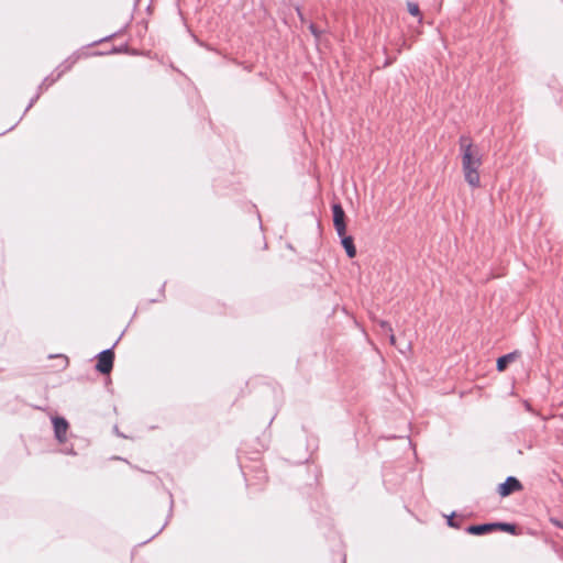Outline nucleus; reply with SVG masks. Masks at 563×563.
Masks as SVG:
<instances>
[{
    "mask_svg": "<svg viewBox=\"0 0 563 563\" xmlns=\"http://www.w3.org/2000/svg\"><path fill=\"white\" fill-rule=\"evenodd\" d=\"M407 9H408V12H409L412 16H419V18H421V13H420V9H419L418 3H416V2H411V1H408V2H407Z\"/></svg>",
    "mask_w": 563,
    "mask_h": 563,
    "instance_id": "12",
    "label": "nucleus"
},
{
    "mask_svg": "<svg viewBox=\"0 0 563 563\" xmlns=\"http://www.w3.org/2000/svg\"><path fill=\"white\" fill-rule=\"evenodd\" d=\"M459 145L462 153L464 179L472 188H478L481 186L478 168L482 165L479 150L474 146L471 137L467 135L460 136Z\"/></svg>",
    "mask_w": 563,
    "mask_h": 563,
    "instance_id": "1",
    "label": "nucleus"
},
{
    "mask_svg": "<svg viewBox=\"0 0 563 563\" xmlns=\"http://www.w3.org/2000/svg\"><path fill=\"white\" fill-rule=\"evenodd\" d=\"M333 225L338 234H343L346 231V216L341 203L332 205Z\"/></svg>",
    "mask_w": 563,
    "mask_h": 563,
    "instance_id": "3",
    "label": "nucleus"
},
{
    "mask_svg": "<svg viewBox=\"0 0 563 563\" xmlns=\"http://www.w3.org/2000/svg\"><path fill=\"white\" fill-rule=\"evenodd\" d=\"M115 344H117V342L111 347L106 349L96 355L97 363L95 365V368L97 372H99L102 375H108L113 368V363H114L113 349H114Z\"/></svg>",
    "mask_w": 563,
    "mask_h": 563,
    "instance_id": "2",
    "label": "nucleus"
},
{
    "mask_svg": "<svg viewBox=\"0 0 563 563\" xmlns=\"http://www.w3.org/2000/svg\"><path fill=\"white\" fill-rule=\"evenodd\" d=\"M117 34H118V32H115L113 34H110V35H108V36H106V37H103V38H101L99 41L93 42V44H98V43H101V42H104V41H109V40L113 38L114 36H117Z\"/></svg>",
    "mask_w": 563,
    "mask_h": 563,
    "instance_id": "18",
    "label": "nucleus"
},
{
    "mask_svg": "<svg viewBox=\"0 0 563 563\" xmlns=\"http://www.w3.org/2000/svg\"><path fill=\"white\" fill-rule=\"evenodd\" d=\"M455 516H456L455 512H452L450 516H448L446 523L451 528L460 529L464 518L461 517L460 519H455Z\"/></svg>",
    "mask_w": 563,
    "mask_h": 563,
    "instance_id": "11",
    "label": "nucleus"
},
{
    "mask_svg": "<svg viewBox=\"0 0 563 563\" xmlns=\"http://www.w3.org/2000/svg\"><path fill=\"white\" fill-rule=\"evenodd\" d=\"M41 91L37 89V92L35 93V96L33 98H31L27 107L25 108V112L29 111L33 106L34 103L37 101V99L40 98L41 96Z\"/></svg>",
    "mask_w": 563,
    "mask_h": 563,
    "instance_id": "14",
    "label": "nucleus"
},
{
    "mask_svg": "<svg viewBox=\"0 0 563 563\" xmlns=\"http://www.w3.org/2000/svg\"><path fill=\"white\" fill-rule=\"evenodd\" d=\"M165 284L162 285L161 291L164 294Z\"/></svg>",
    "mask_w": 563,
    "mask_h": 563,
    "instance_id": "21",
    "label": "nucleus"
},
{
    "mask_svg": "<svg viewBox=\"0 0 563 563\" xmlns=\"http://www.w3.org/2000/svg\"><path fill=\"white\" fill-rule=\"evenodd\" d=\"M518 356L517 352H510L507 354H504L497 358L496 362V369L498 372H504L507 369L508 365L516 360Z\"/></svg>",
    "mask_w": 563,
    "mask_h": 563,
    "instance_id": "9",
    "label": "nucleus"
},
{
    "mask_svg": "<svg viewBox=\"0 0 563 563\" xmlns=\"http://www.w3.org/2000/svg\"><path fill=\"white\" fill-rule=\"evenodd\" d=\"M550 522H551L554 527L560 528V529H563V522H562L560 519L554 518V517H551V518H550Z\"/></svg>",
    "mask_w": 563,
    "mask_h": 563,
    "instance_id": "16",
    "label": "nucleus"
},
{
    "mask_svg": "<svg viewBox=\"0 0 563 563\" xmlns=\"http://www.w3.org/2000/svg\"><path fill=\"white\" fill-rule=\"evenodd\" d=\"M68 422L63 417H55L53 418V427H54V433L55 438L59 442H64L66 440V432L68 429Z\"/></svg>",
    "mask_w": 563,
    "mask_h": 563,
    "instance_id": "6",
    "label": "nucleus"
},
{
    "mask_svg": "<svg viewBox=\"0 0 563 563\" xmlns=\"http://www.w3.org/2000/svg\"><path fill=\"white\" fill-rule=\"evenodd\" d=\"M389 334V342L391 345H395L396 344V336L394 335L393 331L391 332H387Z\"/></svg>",
    "mask_w": 563,
    "mask_h": 563,
    "instance_id": "20",
    "label": "nucleus"
},
{
    "mask_svg": "<svg viewBox=\"0 0 563 563\" xmlns=\"http://www.w3.org/2000/svg\"><path fill=\"white\" fill-rule=\"evenodd\" d=\"M74 63H75V62H69L68 59H67V60H65L64 63H62V64H60V65L55 69L56 75L51 74L49 76L45 77V78L43 79V81L41 82V85L38 86V88H37V89L42 92V90H43L44 88L49 87L52 84H54L56 80H58V79L62 77V75H63L66 70L70 69V67L73 66V64H74Z\"/></svg>",
    "mask_w": 563,
    "mask_h": 563,
    "instance_id": "5",
    "label": "nucleus"
},
{
    "mask_svg": "<svg viewBox=\"0 0 563 563\" xmlns=\"http://www.w3.org/2000/svg\"><path fill=\"white\" fill-rule=\"evenodd\" d=\"M309 31L316 38H320L321 31L318 29V26L314 23H310Z\"/></svg>",
    "mask_w": 563,
    "mask_h": 563,
    "instance_id": "13",
    "label": "nucleus"
},
{
    "mask_svg": "<svg viewBox=\"0 0 563 563\" xmlns=\"http://www.w3.org/2000/svg\"><path fill=\"white\" fill-rule=\"evenodd\" d=\"M166 525H167V521L163 525L162 528H159V530L155 534H153L150 539H147L143 543H146V542L151 541L152 539H154L156 536H158L163 531V529L166 527Z\"/></svg>",
    "mask_w": 563,
    "mask_h": 563,
    "instance_id": "19",
    "label": "nucleus"
},
{
    "mask_svg": "<svg viewBox=\"0 0 563 563\" xmlns=\"http://www.w3.org/2000/svg\"><path fill=\"white\" fill-rule=\"evenodd\" d=\"M494 531L500 530L510 534H517L518 527L516 523L510 522H493Z\"/></svg>",
    "mask_w": 563,
    "mask_h": 563,
    "instance_id": "10",
    "label": "nucleus"
},
{
    "mask_svg": "<svg viewBox=\"0 0 563 563\" xmlns=\"http://www.w3.org/2000/svg\"><path fill=\"white\" fill-rule=\"evenodd\" d=\"M114 430H115V433H118L119 435H122L121 433H119V430L117 427L114 428Z\"/></svg>",
    "mask_w": 563,
    "mask_h": 563,
    "instance_id": "22",
    "label": "nucleus"
},
{
    "mask_svg": "<svg viewBox=\"0 0 563 563\" xmlns=\"http://www.w3.org/2000/svg\"><path fill=\"white\" fill-rule=\"evenodd\" d=\"M493 531V522L471 525L465 528V532L473 536H484Z\"/></svg>",
    "mask_w": 563,
    "mask_h": 563,
    "instance_id": "8",
    "label": "nucleus"
},
{
    "mask_svg": "<svg viewBox=\"0 0 563 563\" xmlns=\"http://www.w3.org/2000/svg\"><path fill=\"white\" fill-rule=\"evenodd\" d=\"M128 51V45H122L120 47H113L111 49V53H122V52H126Z\"/></svg>",
    "mask_w": 563,
    "mask_h": 563,
    "instance_id": "17",
    "label": "nucleus"
},
{
    "mask_svg": "<svg viewBox=\"0 0 563 563\" xmlns=\"http://www.w3.org/2000/svg\"><path fill=\"white\" fill-rule=\"evenodd\" d=\"M341 241V245L345 250V253L349 258H354L356 256V247L354 244V239L351 235L346 234V231H344L343 234H338Z\"/></svg>",
    "mask_w": 563,
    "mask_h": 563,
    "instance_id": "7",
    "label": "nucleus"
},
{
    "mask_svg": "<svg viewBox=\"0 0 563 563\" xmlns=\"http://www.w3.org/2000/svg\"><path fill=\"white\" fill-rule=\"evenodd\" d=\"M379 327L384 332L393 331V328L388 321H385V320L379 321Z\"/></svg>",
    "mask_w": 563,
    "mask_h": 563,
    "instance_id": "15",
    "label": "nucleus"
},
{
    "mask_svg": "<svg viewBox=\"0 0 563 563\" xmlns=\"http://www.w3.org/2000/svg\"><path fill=\"white\" fill-rule=\"evenodd\" d=\"M521 489V482L515 476H508L505 482L498 485L497 492L501 497H507Z\"/></svg>",
    "mask_w": 563,
    "mask_h": 563,
    "instance_id": "4",
    "label": "nucleus"
}]
</instances>
